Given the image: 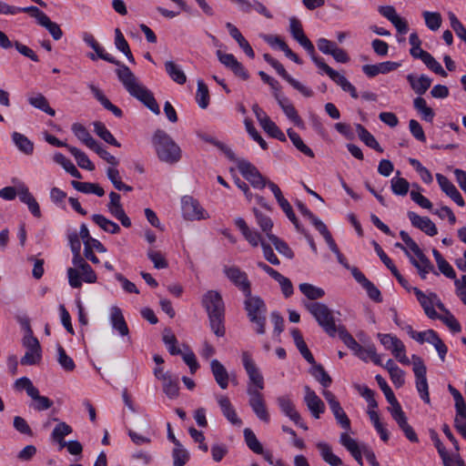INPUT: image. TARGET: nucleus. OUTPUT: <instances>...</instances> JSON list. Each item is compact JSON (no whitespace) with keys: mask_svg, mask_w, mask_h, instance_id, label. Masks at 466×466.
I'll return each instance as SVG.
<instances>
[{"mask_svg":"<svg viewBox=\"0 0 466 466\" xmlns=\"http://www.w3.org/2000/svg\"><path fill=\"white\" fill-rule=\"evenodd\" d=\"M83 41L90 46L95 54H88V57L95 61L96 58H101L108 63L114 64L118 66L116 70L118 80L121 82L127 93L140 101L145 106L151 110L154 114L159 115L160 108L155 99L153 93L140 83L138 78L130 70V68L116 60L114 56L106 52V50L96 40L95 36L87 32L83 34Z\"/></svg>","mask_w":466,"mask_h":466,"instance_id":"nucleus-1","label":"nucleus"},{"mask_svg":"<svg viewBox=\"0 0 466 466\" xmlns=\"http://www.w3.org/2000/svg\"><path fill=\"white\" fill-rule=\"evenodd\" d=\"M241 360L243 367L248 377L247 385L248 404L259 420L268 423L270 416L262 393V390L265 388L264 378L249 352L243 351Z\"/></svg>","mask_w":466,"mask_h":466,"instance_id":"nucleus-2","label":"nucleus"},{"mask_svg":"<svg viewBox=\"0 0 466 466\" xmlns=\"http://www.w3.org/2000/svg\"><path fill=\"white\" fill-rule=\"evenodd\" d=\"M323 330L330 337L338 336L344 344L353 351L354 355L364 361H372L376 365H381V356L377 354L373 344L366 347L360 345L356 339L347 331L344 326L336 322H319Z\"/></svg>","mask_w":466,"mask_h":466,"instance_id":"nucleus-3","label":"nucleus"},{"mask_svg":"<svg viewBox=\"0 0 466 466\" xmlns=\"http://www.w3.org/2000/svg\"><path fill=\"white\" fill-rule=\"evenodd\" d=\"M153 145L160 161L173 165L180 160V147L165 131H156L153 137Z\"/></svg>","mask_w":466,"mask_h":466,"instance_id":"nucleus-4","label":"nucleus"},{"mask_svg":"<svg viewBox=\"0 0 466 466\" xmlns=\"http://www.w3.org/2000/svg\"><path fill=\"white\" fill-rule=\"evenodd\" d=\"M235 225L250 246L256 248L260 244L266 260L274 266L279 265L280 261L275 255L271 246L263 239L259 232L250 228L244 218L240 217L235 218Z\"/></svg>","mask_w":466,"mask_h":466,"instance_id":"nucleus-5","label":"nucleus"},{"mask_svg":"<svg viewBox=\"0 0 466 466\" xmlns=\"http://www.w3.org/2000/svg\"><path fill=\"white\" fill-rule=\"evenodd\" d=\"M25 335L23 338V346L25 348V353L21 359L22 365H35L42 359V349L39 340L33 335V331L28 324L25 325Z\"/></svg>","mask_w":466,"mask_h":466,"instance_id":"nucleus-6","label":"nucleus"},{"mask_svg":"<svg viewBox=\"0 0 466 466\" xmlns=\"http://www.w3.org/2000/svg\"><path fill=\"white\" fill-rule=\"evenodd\" d=\"M414 292L417 299L430 319H435L437 317V312L435 310V308H437L441 312L446 314L445 320H455L454 317L445 309L443 303L440 300L436 294L431 293L426 295L417 288L414 289Z\"/></svg>","mask_w":466,"mask_h":466,"instance_id":"nucleus-7","label":"nucleus"},{"mask_svg":"<svg viewBox=\"0 0 466 466\" xmlns=\"http://www.w3.org/2000/svg\"><path fill=\"white\" fill-rule=\"evenodd\" d=\"M411 364L416 378V389L420 394V397L424 402L430 403L431 400L429 386L426 378L427 368L423 362V360L417 355H412Z\"/></svg>","mask_w":466,"mask_h":466,"instance_id":"nucleus-8","label":"nucleus"},{"mask_svg":"<svg viewBox=\"0 0 466 466\" xmlns=\"http://www.w3.org/2000/svg\"><path fill=\"white\" fill-rule=\"evenodd\" d=\"M202 303L210 320H221L224 318V302L218 291H208L202 299Z\"/></svg>","mask_w":466,"mask_h":466,"instance_id":"nucleus-9","label":"nucleus"},{"mask_svg":"<svg viewBox=\"0 0 466 466\" xmlns=\"http://www.w3.org/2000/svg\"><path fill=\"white\" fill-rule=\"evenodd\" d=\"M223 273L227 279L236 286L244 295H249L251 291V283L248 280V274L241 270L238 266L223 267Z\"/></svg>","mask_w":466,"mask_h":466,"instance_id":"nucleus-10","label":"nucleus"},{"mask_svg":"<svg viewBox=\"0 0 466 466\" xmlns=\"http://www.w3.org/2000/svg\"><path fill=\"white\" fill-rule=\"evenodd\" d=\"M240 174L256 188H264L267 179L260 174L258 168L249 161L238 159L237 165Z\"/></svg>","mask_w":466,"mask_h":466,"instance_id":"nucleus-11","label":"nucleus"},{"mask_svg":"<svg viewBox=\"0 0 466 466\" xmlns=\"http://www.w3.org/2000/svg\"><path fill=\"white\" fill-rule=\"evenodd\" d=\"M322 395L327 400L337 423L346 431L350 430V420L342 409L339 401L337 400L336 396L328 390H324L322 391Z\"/></svg>","mask_w":466,"mask_h":466,"instance_id":"nucleus-12","label":"nucleus"},{"mask_svg":"<svg viewBox=\"0 0 466 466\" xmlns=\"http://www.w3.org/2000/svg\"><path fill=\"white\" fill-rule=\"evenodd\" d=\"M244 306L248 317L250 320H265L267 308L264 301L258 296H253L251 291L249 295H244Z\"/></svg>","mask_w":466,"mask_h":466,"instance_id":"nucleus-13","label":"nucleus"},{"mask_svg":"<svg viewBox=\"0 0 466 466\" xmlns=\"http://www.w3.org/2000/svg\"><path fill=\"white\" fill-rule=\"evenodd\" d=\"M289 33L292 37L308 52L310 58L316 57V51L311 41L304 34L301 22L296 18L289 19Z\"/></svg>","mask_w":466,"mask_h":466,"instance_id":"nucleus-14","label":"nucleus"},{"mask_svg":"<svg viewBox=\"0 0 466 466\" xmlns=\"http://www.w3.org/2000/svg\"><path fill=\"white\" fill-rule=\"evenodd\" d=\"M182 212L188 220H199L208 218L206 210L199 202L192 197L186 196L182 198Z\"/></svg>","mask_w":466,"mask_h":466,"instance_id":"nucleus-15","label":"nucleus"},{"mask_svg":"<svg viewBox=\"0 0 466 466\" xmlns=\"http://www.w3.org/2000/svg\"><path fill=\"white\" fill-rule=\"evenodd\" d=\"M303 390H304V398H303L304 403L306 404L311 416L314 419H319L321 414H323L326 410L325 403L317 395V393L312 389L309 388V386H308V385L304 386Z\"/></svg>","mask_w":466,"mask_h":466,"instance_id":"nucleus-16","label":"nucleus"},{"mask_svg":"<svg viewBox=\"0 0 466 466\" xmlns=\"http://www.w3.org/2000/svg\"><path fill=\"white\" fill-rule=\"evenodd\" d=\"M216 55L219 62L227 68L230 69L236 76L242 80H248L249 78L247 69L232 54H226L221 50H218Z\"/></svg>","mask_w":466,"mask_h":466,"instance_id":"nucleus-17","label":"nucleus"},{"mask_svg":"<svg viewBox=\"0 0 466 466\" xmlns=\"http://www.w3.org/2000/svg\"><path fill=\"white\" fill-rule=\"evenodd\" d=\"M28 11H33L35 13L34 17L36 19L38 25L45 27L52 35L54 40L57 41L61 39L63 36V31L58 24L51 21L48 15L36 6H30Z\"/></svg>","mask_w":466,"mask_h":466,"instance_id":"nucleus-18","label":"nucleus"},{"mask_svg":"<svg viewBox=\"0 0 466 466\" xmlns=\"http://www.w3.org/2000/svg\"><path fill=\"white\" fill-rule=\"evenodd\" d=\"M306 307L316 320H337L341 317L339 311L330 309L320 302L311 301Z\"/></svg>","mask_w":466,"mask_h":466,"instance_id":"nucleus-19","label":"nucleus"},{"mask_svg":"<svg viewBox=\"0 0 466 466\" xmlns=\"http://www.w3.org/2000/svg\"><path fill=\"white\" fill-rule=\"evenodd\" d=\"M72 263L74 268L67 269L68 282L72 288L77 289L82 286L80 271L83 270L88 263L81 257L80 252L73 253Z\"/></svg>","mask_w":466,"mask_h":466,"instance_id":"nucleus-20","label":"nucleus"},{"mask_svg":"<svg viewBox=\"0 0 466 466\" xmlns=\"http://www.w3.org/2000/svg\"><path fill=\"white\" fill-rule=\"evenodd\" d=\"M411 225L428 236L433 237L438 233L435 224L428 217H420L413 211L408 212Z\"/></svg>","mask_w":466,"mask_h":466,"instance_id":"nucleus-21","label":"nucleus"},{"mask_svg":"<svg viewBox=\"0 0 466 466\" xmlns=\"http://www.w3.org/2000/svg\"><path fill=\"white\" fill-rule=\"evenodd\" d=\"M436 179L441 190L450 197L458 206L463 207L465 202L456 187L443 175L437 174Z\"/></svg>","mask_w":466,"mask_h":466,"instance_id":"nucleus-22","label":"nucleus"},{"mask_svg":"<svg viewBox=\"0 0 466 466\" xmlns=\"http://www.w3.org/2000/svg\"><path fill=\"white\" fill-rule=\"evenodd\" d=\"M17 196L21 202L25 204L32 213V215L35 218L41 217L40 207L34 198V196L29 192L28 187L25 184H20L17 186Z\"/></svg>","mask_w":466,"mask_h":466,"instance_id":"nucleus-23","label":"nucleus"},{"mask_svg":"<svg viewBox=\"0 0 466 466\" xmlns=\"http://www.w3.org/2000/svg\"><path fill=\"white\" fill-rule=\"evenodd\" d=\"M217 400L226 419L233 425L241 426L242 420L238 418L229 399L227 396L218 395L217 396Z\"/></svg>","mask_w":466,"mask_h":466,"instance_id":"nucleus-24","label":"nucleus"},{"mask_svg":"<svg viewBox=\"0 0 466 466\" xmlns=\"http://www.w3.org/2000/svg\"><path fill=\"white\" fill-rule=\"evenodd\" d=\"M400 66L397 62L386 61L376 65H365L362 66V71L369 77H374L379 74H388L394 71Z\"/></svg>","mask_w":466,"mask_h":466,"instance_id":"nucleus-25","label":"nucleus"},{"mask_svg":"<svg viewBox=\"0 0 466 466\" xmlns=\"http://www.w3.org/2000/svg\"><path fill=\"white\" fill-rule=\"evenodd\" d=\"M410 263L418 269V272L422 279H426L427 274L434 272L435 275H439L434 270V266L431 260L421 252L414 258L412 255L409 258Z\"/></svg>","mask_w":466,"mask_h":466,"instance_id":"nucleus-26","label":"nucleus"},{"mask_svg":"<svg viewBox=\"0 0 466 466\" xmlns=\"http://www.w3.org/2000/svg\"><path fill=\"white\" fill-rule=\"evenodd\" d=\"M277 403L280 411L290 420H298L299 412L296 410L295 404L289 395H283L277 398Z\"/></svg>","mask_w":466,"mask_h":466,"instance_id":"nucleus-27","label":"nucleus"},{"mask_svg":"<svg viewBox=\"0 0 466 466\" xmlns=\"http://www.w3.org/2000/svg\"><path fill=\"white\" fill-rule=\"evenodd\" d=\"M407 80L410 83L412 90L419 96H421L426 93V91L431 87V78H430L426 75H421L417 77L413 74H409L407 76Z\"/></svg>","mask_w":466,"mask_h":466,"instance_id":"nucleus-28","label":"nucleus"},{"mask_svg":"<svg viewBox=\"0 0 466 466\" xmlns=\"http://www.w3.org/2000/svg\"><path fill=\"white\" fill-rule=\"evenodd\" d=\"M210 369L216 382L218 386L225 390L228 386V373L224 365L218 360H213L210 362Z\"/></svg>","mask_w":466,"mask_h":466,"instance_id":"nucleus-29","label":"nucleus"},{"mask_svg":"<svg viewBox=\"0 0 466 466\" xmlns=\"http://www.w3.org/2000/svg\"><path fill=\"white\" fill-rule=\"evenodd\" d=\"M89 88L94 96L106 110L110 111L116 117H122V110L114 104H112L110 100L104 95V93L98 87H96L94 85H90Z\"/></svg>","mask_w":466,"mask_h":466,"instance_id":"nucleus-30","label":"nucleus"},{"mask_svg":"<svg viewBox=\"0 0 466 466\" xmlns=\"http://www.w3.org/2000/svg\"><path fill=\"white\" fill-rule=\"evenodd\" d=\"M317 449L324 461L331 466H339L342 464V461L332 451L331 446L325 441H319L316 444Z\"/></svg>","mask_w":466,"mask_h":466,"instance_id":"nucleus-31","label":"nucleus"},{"mask_svg":"<svg viewBox=\"0 0 466 466\" xmlns=\"http://www.w3.org/2000/svg\"><path fill=\"white\" fill-rule=\"evenodd\" d=\"M27 100L35 108L40 109L52 116L56 115V111L49 106L47 99L41 93H33L29 95Z\"/></svg>","mask_w":466,"mask_h":466,"instance_id":"nucleus-32","label":"nucleus"},{"mask_svg":"<svg viewBox=\"0 0 466 466\" xmlns=\"http://www.w3.org/2000/svg\"><path fill=\"white\" fill-rule=\"evenodd\" d=\"M339 442L350 452L356 461H361L362 449H360L356 440L352 439L347 432H342L339 436Z\"/></svg>","mask_w":466,"mask_h":466,"instance_id":"nucleus-33","label":"nucleus"},{"mask_svg":"<svg viewBox=\"0 0 466 466\" xmlns=\"http://www.w3.org/2000/svg\"><path fill=\"white\" fill-rule=\"evenodd\" d=\"M72 131L75 136L84 143L88 148L92 149L96 146L97 141L93 138L88 130L81 124L75 123L72 125Z\"/></svg>","mask_w":466,"mask_h":466,"instance_id":"nucleus-34","label":"nucleus"},{"mask_svg":"<svg viewBox=\"0 0 466 466\" xmlns=\"http://www.w3.org/2000/svg\"><path fill=\"white\" fill-rule=\"evenodd\" d=\"M12 140L18 150L26 156H30L34 152V143L25 135L19 132L12 134Z\"/></svg>","mask_w":466,"mask_h":466,"instance_id":"nucleus-35","label":"nucleus"},{"mask_svg":"<svg viewBox=\"0 0 466 466\" xmlns=\"http://www.w3.org/2000/svg\"><path fill=\"white\" fill-rule=\"evenodd\" d=\"M356 130L358 132L360 139L365 143L368 147L376 150L379 153H382L383 149L374 137L372 134H370L362 125L357 124Z\"/></svg>","mask_w":466,"mask_h":466,"instance_id":"nucleus-36","label":"nucleus"},{"mask_svg":"<svg viewBox=\"0 0 466 466\" xmlns=\"http://www.w3.org/2000/svg\"><path fill=\"white\" fill-rule=\"evenodd\" d=\"M71 184L75 189L85 194H95L98 197H103L105 195V190L103 187L96 183L79 182L73 180Z\"/></svg>","mask_w":466,"mask_h":466,"instance_id":"nucleus-37","label":"nucleus"},{"mask_svg":"<svg viewBox=\"0 0 466 466\" xmlns=\"http://www.w3.org/2000/svg\"><path fill=\"white\" fill-rule=\"evenodd\" d=\"M315 65L321 69L324 73H326L332 81H334L338 86H340V85L344 82L346 77L342 75H340L339 72L331 68L329 66H328L322 58H319L318 56L313 57L312 60Z\"/></svg>","mask_w":466,"mask_h":466,"instance_id":"nucleus-38","label":"nucleus"},{"mask_svg":"<svg viewBox=\"0 0 466 466\" xmlns=\"http://www.w3.org/2000/svg\"><path fill=\"white\" fill-rule=\"evenodd\" d=\"M278 99V103L282 108L284 114L287 116L288 118H289L296 126L302 125V119L299 116L295 106L289 102L288 98H279L276 96Z\"/></svg>","mask_w":466,"mask_h":466,"instance_id":"nucleus-39","label":"nucleus"},{"mask_svg":"<svg viewBox=\"0 0 466 466\" xmlns=\"http://www.w3.org/2000/svg\"><path fill=\"white\" fill-rule=\"evenodd\" d=\"M92 220L106 232L111 234H118L120 232V227L103 215L95 214L92 216Z\"/></svg>","mask_w":466,"mask_h":466,"instance_id":"nucleus-40","label":"nucleus"},{"mask_svg":"<svg viewBox=\"0 0 466 466\" xmlns=\"http://www.w3.org/2000/svg\"><path fill=\"white\" fill-rule=\"evenodd\" d=\"M407 334L419 343L431 342L436 332L433 329H427L423 331H416L410 325H406L402 328Z\"/></svg>","mask_w":466,"mask_h":466,"instance_id":"nucleus-41","label":"nucleus"},{"mask_svg":"<svg viewBox=\"0 0 466 466\" xmlns=\"http://www.w3.org/2000/svg\"><path fill=\"white\" fill-rule=\"evenodd\" d=\"M253 213L256 218L257 224L260 228L261 231L265 234L266 238L268 239V235H273L271 233L273 228V221L272 219L260 212L258 208H253Z\"/></svg>","mask_w":466,"mask_h":466,"instance_id":"nucleus-42","label":"nucleus"},{"mask_svg":"<svg viewBox=\"0 0 466 466\" xmlns=\"http://www.w3.org/2000/svg\"><path fill=\"white\" fill-rule=\"evenodd\" d=\"M94 131L96 134L106 143L120 147V143L114 137L111 132L106 127V126L99 121L94 122Z\"/></svg>","mask_w":466,"mask_h":466,"instance_id":"nucleus-43","label":"nucleus"},{"mask_svg":"<svg viewBox=\"0 0 466 466\" xmlns=\"http://www.w3.org/2000/svg\"><path fill=\"white\" fill-rule=\"evenodd\" d=\"M165 69L169 77L178 85H183L187 81L185 73L173 61L165 63Z\"/></svg>","mask_w":466,"mask_h":466,"instance_id":"nucleus-44","label":"nucleus"},{"mask_svg":"<svg viewBox=\"0 0 466 466\" xmlns=\"http://www.w3.org/2000/svg\"><path fill=\"white\" fill-rule=\"evenodd\" d=\"M115 35H116V37H115L116 47L126 56V57L127 58V60L130 63L134 64L135 63V58H134V56H133V55L131 53L129 45L127 42V40L125 39V37H124L123 34L121 33L120 29L116 28L115 30Z\"/></svg>","mask_w":466,"mask_h":466,"instance_id":"nucleus-45","label":"nucleus"},{"mask_svg":"<svg viewBox=\"0 0 466 466\" xmlns=\"http://www.w3.org/2000/svg\"><path fill=\"white\" fill-rule=\"evenodd\" d=\"M54 161L59 165H61L64 167V169L67 173H69L72 177H74L76 178L82 177L81 173L77 170V168L72 163V161L69 160L68 158H66L63 154L56 153L54 155Z\"/></svg>","mask_w":466,"mask_h":466,"instance_id":"nucleus-46","label":"nucleus"},{"mask_svg":"<svg viewBox=\"0 0 466 466\" xmlns=\"http://www.w3.org/2000/svg\"><path fill=\"white\" fill-rule=\"evenodd\" d=\"M69 152L75 157L77 165L81 168L92 171L95 169V165L90 161L86 153L76 148V147H68Z\"/></svg>","mask_w":466,"mask_h":466,"instance_id":"nucleus-47","label":"nucleus"},{"mask_svg":"<svg viewBox=\"0 0 466 466\" xmlns=\"http://www.w3.org/2000/svg\"><path fill=\"white\" fill-rule=\"evenodd\" d=\"M287 133L292 144L298 150L309 157H314L313 151L306 144H304L302 138L296 131L289 128L288 129Z\"/></svg>","mask_w":466,"mask_h":466,"instance_id":"nucleus-48","label":"nucleus"},{"mask_svg":"<svg viewBox=\"0 0 466 466\" xmlns=\"http://www.w3.org/2000/svg\"><path fill=\"white\" fill-rule=\"evenodd\" d=\"M268 240L274 245L279 254L289 259L294 258V252L284 240L276 235H268Z\"/></svg>","mask_w":466,"mask_h":466,"instance_id":"nucleus-49","label":"nucleus"},{"mask_svg":"<svg viewBox=\"0 0 466 466\" xmlns=\"http://www.w3.org/2000/svg\"><path fill=\"white\" fill-rule=\"evenodd\" d=\"M260 126L270 137L282 142L286 141L285 134L269 117L268 119H264V122H262Z\"/></svg>","mask_w":466,"mask_h":466,"instance_id":"nucleus-50","label":"nucleus"},{"mask_svg":"<svg viewBox=\"0 0 466 466\" xmlns=\"http://www.w3.org/2000/svg\"><path fill=\"white\" fill-rule=\"evenodd\" d=\"M311 375L324 387L330 386L332 380L320 364L313 365L310 369Z\"/></svg>","mask_w":466,"mask_h":466,"instance_id":"nucleus-51","label":"nucleus"},{"mask_svg":"<svg viewBox=\"0 0 466 466\" xmlns=\"http://www.w3.org/2000/svg\"><path fill=\"white\" fill-rule=\"evenodd\" d=\"M244 438L247 446L257 454H263V447L255 433L248 428L244 430Z\"/></svg>","mask_w":466,"mask_h":466,"instance_id":"nucleus-52","label":"nucleus"},{"mask_svg":"<svg viewBox=\"0 0 466 466\" xmlns=\"http://www.w3.org/2000/svg\"><path fill=\"white\" fill-rule=\"evenodd\" d=\"M162 339L171 355H178L181 353L180 349L177 347V339L170 329H164Z\"/></svg>","mask_w":466,"mask_h":466,"instance_id":"nucleus-53","label":"nucleus"},{"mask_svg":"<svg viewBox=\"0 0 466 466\" xmlns=\"http://www.w3.org/2000/svg\"><path fill=\"white\" fill-rule=\"evenodd\" d=\"M196 100L198 105L201 108L208 107L209 104V93L208 86L203 82V80H198V90L196 95Z\"/></svg>","mask_w":466,"mask_h":466,"instance_id":"nucleus-54","label":"nucleus"},{"mask_svg":"<svg viewBox=\"0 0 466 466\" xmlns=\"http://www.w3.org/2000/svg\"><path fill=\"white\" fill-rule=\"evenodd\" d=\"M299 290L302 294H304L308 299L311 300H315L320 299L324 296L325 292L322 289L313 286L309 283H301L299 286Z\"/></svg>","mask_w":466,"mask_h":466,"instance_id":"nucleus-55","label":"nucleus"},{"mask_svg":"<svg viewBox=\"0 0 466 466\" xmlns=\"http://www.w3.org/2000/svg\"><path fill=\"white\" fill-rule=\"evenodd\" d=\"M425 24L427 27L432 31L438 30L442 22V18L440 13L438 12H430L424 11L422 13Z\"/></svg>","mask_w":466,"mask_h":466,"instance_id":"nucleus-56","label":"nucleus"},{"mask_svg":"<svg viewBox=\"0 0 466 466\" xmlns=\"http://www.w3.org/2000/svg\"><path fill=\"white\" fill-rule=\"evenodd\" d=\"M57 361L66 371H73L76 368L73 359L66 354L61 345L57 346Z\"/></svg>","mask_w":466,"mask_h":466,"instance_id":"nucleus-57","label":"nucleus"},{"mask_svg":"<svg viewBox=\"0 0 466 466\" xmlns=\"http://www.w3.org/2000/svg\"><path fill=\"white\" fill-rule=\"evenodd\" d=\"M163 382V390L170 399H175L178 395V380L170 377H165Z\"/></svg>","mask_w":466,"mask_h":466,"instance_id":"nucleus-58","label":"nucleus"},{"mask_svg":"<svg viewBox=\"0 0 466 466\" xmlns=\"http://www.w3.org/2000/svg\"><path fill=\"white\" fill-rule=\"evenodd\" d=\"M29 397L35 401L34 409L36 410H46L53 405V401L46 396H41L37 389Z\"/></svg>","mask_w":466,"mask_h":466,"instance_id":"nucleus-59","label":"nucleus"},{"mask_svg":"<svg viewBox=\"0 0 466 466\" xmlns=\"http://www.w3.org/2000/svg\"><path fill=\"white\" fill-rule=\"evenodd\" d=\"M392 192L397 196H405L410 188V184L403 177H393L390 181Z\"/></svg>","mask_w":466,"mask_h":466,"instance_id":"nucleus-60","label":"nucleus"},{"mask_svg":"<svg viewBox=\"0 0 466 466\" xmlns=\"http://www.w3.org/2000/svg\"><path fill=\"white\" fill-rule=\"evenodd\" d=\"M283 212L286 214L287 218L292 222L298 231H302L300 224L290 206L289 202L283 198L279 202H278Z\"/></svg>","mask_w":466,"mask_h":466,"instance_id":"nucleus-61","label":"nucleus"},{"mask_svg":"<svg viewBox=\"0 0 466 466\" xmlns=\"http://www.w3.org/2000/svg\"><path fill=\"white\" fill-rule=\"evenodd\" d=\"M72 427L64 421H60L54 428L51 438L53 441H60L72 432Z\"/></svg>","mask_w":466,"mask_h":466,"instance_id":"nucleus-62","label":"nucleus"},{"mask_svg":"<svg viewBox=\"0 0 466 466\" xmlns=\"http://www.w3.org/2000/svg\"><path fill=\"white\" fill-rule=\"evenodd\" d=\"M179 355L182 356L183 360L189 367L191 374H194L199 368L195 353L188 348H186V350L184 352L181 351Z\"/></svg>","mask_w":466,"mask_h":466,"instance_id":"nucleus-63","label":"nucleus"},{"mask_svg":"<svg viewBox=\"0 0 466 466\" xmlns=\"http://www.w3.org/2000/svg\"><path fill=\"white\" fill-rule=\"evenodd\" d=\"M108 211L114 218H116V219H118L121 222L123 227H125V228L131 227V220L127 216L122 205L117 206V207L109 208Z\"/></svg>","mask_w":466,"mask_h":466,"instance_id":"nucleus-64","label":"nucleus"}]
</instances>
